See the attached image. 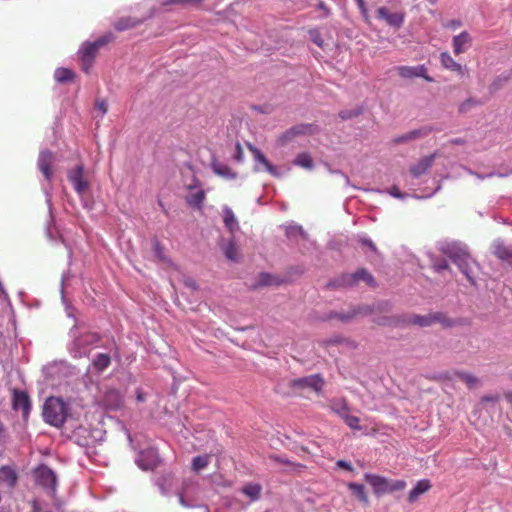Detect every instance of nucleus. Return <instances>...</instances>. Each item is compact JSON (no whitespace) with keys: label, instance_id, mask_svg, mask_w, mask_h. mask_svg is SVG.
I'll return each mask as SVG.
<instances>
[{"label":"nucleus","instance_id":"f3484780","mask_svg":"<svg viewBox=\"0 0 512 512\" xmlns=\"http://www.w3.org/2000/svg\"><path fill=\"white\" fill-rule=\"evenodd\" d=\"M222 217L225 227L232 234V237H234L235 232L239 230V222L233 210L228 206H224L222 208Z\"/></svg>","mask_w":512,"mask_h":512},{"label":"nucleus","instance_id":"79ce46f5","mask_svg":"<svg viewBox=\"0 0 512 512\" xmlns=\"http://www.w3.org/2000/svg\"><path fill=\"white\" fill-rule=\"evenodd\" d=\"M100 340V337L96 333H87L82 336L81 342L85 345L96 344Z\"/></svg>","mask_w":512,"mask_h":512},{"label":"nucleus","instance_id":"bf43d9fd","mask_svg":"<svg viewBox=\"0 0 512 512\" xmlns=\"http://www.w3.org/2000/svg\"><path fill=\"white\" fill-rule=\"evenodd\" d=\"M291 231L294 232H298L299 234H301L303 237L305 236V232L303 231L302 227L301 226H296V227H292L291 228Z\"/></svg>","mask_w":512,"mask_h":512},{"label":"nucleus","instance_id":"2eb2a0df","mask_svg":"<svg viewBox=\"0 0 512 512\" xmlns=\"http://www.w3.org/2000/svg\"><path fill=\"white\" fill-rule=\"evenodd\" d=\"M293 385L303 388L308 387L316 392H320L324 386V380L320 375L315 374L296 379L293 381Z\"/></svg>","mask_w":512,"mask_h":512},{"label":"nucleus","instance_id":"ddd939ff","mask_svg":"<svg viewBox=\"0 0 512 512\" xmlns=\"http://www.w3.org/2000/svg\"><path fill=\"white\" fill-rule=\"evenodd\" d=\"M102 404L107 410H118L123 405V397L116 389H108L102 399Z\"/></svg>","mask_w":512,"mask_h":512},{"label":"nucleus","instance_id":"2f4dec72","mask_svg":"<svg viewBox=\"0 0 512 512\" xmlns=\"http://www.w3.org/2000/svg\"><path fill=\"white\" fill-rule=\"evenodd\" d=\"M210 462V455H199L193 458L192 460V469L195 472H199L208 466Z\"/></svg>","mask_w":512,"mask_h":512},{"label":"nucleus","instance_id":"393cba45","mask_svg":"<svg viewBox=\"0 0 512 512\" xmlns=\"http://www.w3.org/2000/svg\"><path fill=\"white\" fill-rule=\"evenodd\" d=\"M111 364V357L106 353H99L95 356L92 361L93 367L98 371L102 372L109 367Z\"/></svg>","mask_w":512,"mask_h":512},{"label":"nucleus","instance_id":"6e6552de","mask_svg":"<svg viewBox=\"0 0 512 512\" xmlns=\"http://www.w3.org/2000/svg\"><path fill=\"white\" fill-rule=\"evenodd\" d=\"M317 131H318V127L314 124H311V123L297 124V125L289 128L288 130H286L284 133H282L278 138V142L281 145H285L298 136L313 135Z\"/></svg>","mask_w":512,"mask_h":512},{"label":"nucleus","instance_id":"37998d69","mask_svg":"<svg viewBox=\"0 0 512 512\" xmlns=\"http://www.w3.org/2000/svg\"><path fill=\"white\" fill-rule=\"evenodd\" d=\"M309 36L313 43H315L317 46L322 47L323 46V39L321 37V34L318 29H310L309 30Z\"/></svg>","mask_w":512,"mask_h":512},{"label":"nucleus","instance_id":"a878e982","mask_svg":"<svg viewBox=\"0 0 512 512\" xmlns=\"http://www.w3.org/2000/svg\"><path fill=\"white\" fill-rule=\"evenodd\" d=\"M494 254L500 260L512 265V248L499 244L495 247Z\"/></svg>","mask_w":512,"mask_h":512},{"label":"nucleus","instance_id":"69168bd1","mask_svg":"<svg viewBox=\"0 0 512 512\" xmlns=\"http://www.w3.org/2000/svg\"><path fill=\"white\" fill-rule=\"evenodd\" d=\"M139 466H140L141 468H143L144 470H147V469H148V467H147V466H142V464H141L140 462H139Z\"/></svg>","mask_w":512,"mask_h":512},{"label":"nucleus","instance_id":"f704fd0d","mask_svg":"<svg viewBox=\"0 0 512 512\" xmlns=\"http://www.w3.org/2000/svg\"><path fill=\"white\" fill-rule=\"evenodd\" d=\"M409 322L420 327H428L433 324V319L431 314L424 316L414 315L410 318Z\"/></svg>","mask_w":512,"mask_h":512},{"label":"nucleus","instance_id":"5fc2aeb1","mask_svg":"<svg viewBox=\"0 0 512 512\" xmlns=\"http://www.w3.org/2000/svg\"><path fill=\"white\" fill-rule=\"evenodd\" d=\"M448 28L456 29L461 26V22L458 20H451L446 25Z\"/></svg>","mask_w":512,"mask_h":512},{"label":"nucleus","instance_id":"b1692460","mask_svg":"<svg viewBox=\"0 0 512 512\" xmlns=\"http://www.w3.org/2000/svg\"><path fill=\"white\" fill-rule=\"evenodd\" d=\"M242 492L252 501L258 500L262 493V486L257 483H247L243 486Z\"/></svg>","mask_w":512,"mask_h":512},{"label":"nucleus","instance_id":"5701e85b","mask_svg":"<svg viewBox=\"0 0 512 512\" xmlns=\"http://www.w3.org/2000/svg\"><path fill=\"white\" fill-rule=\"evenodd\" d=\"M348 488L359 501H361L364 505H369V498L365 491L364 485L351 482L348 483Z\"/></svg>","mask_w":512,"mask_h":512},{"label":"nucleus","instance_id":"9b49d317","mask_svg":"<svg viewBox=\"0 0 512 512\" xmlns=\"http://www.w3.org/2000/svg\"><path fill=\"white\" fill-rule=\"evenodd\" d=\"M54 160V153L50 150L41 151L37 160L38 169L42 172L45 179L48 181H50L53 177V171L51 167Z\"/></svg>","mask_w":512,"mask_h":512},{"label":"nucleus","instance_id":"f8f14e48","mask_svg":"<svg viewBox=\"0 0 512 512\" xmlns=\"http://www.w3.org/2000/svg\"><path fill=\"white\" fill-rule=\"evenodd\" d=\"M12 406L15 410L20 409L22 411L23 417L26 418L29 415L31 409V402L28 394L24 391L14 390Z\"/></svg>","mask_w":512,"mask_h":512},{"label":"nucleus","instance_id":"774afa93","mask_svg":"<svg viewBox=\"0 0 512 512\" xmlns=\"http://www.w3.org/2000/svg\"><path fill=\"white\" fill-rule=\"evenodd\" d=\"M237 148H238V152L241 154L242 150H241V146L239 144L237 145Z\"/></svg>","mask_w":512,"mask_h":512},{"label":"nucleus","instance_id":"473e14b6","mask_svg":"<svg viewBox=\"0 0 512 512\" xmlns=\"http://www.w3.org/2000/svg\"><path fill=\"white\" fill-rule=\"evenodd\" d=\"M294 164L302 168L311 169L313 167V160L308 153L303 152L296 156Z\"/></svg>","mask_w":512,"mask_h":512},{"label":"nucleus","instance_id":"ea45409f","mask_svg":"<svg viewBox=\"0 0 512 512\" xmlns=\"http://www.w3.org/2000/svg\"><path fill=\"white\" fill-rule=\"evenodd\" d=\"M479 104V101H477L476 99H473V98H469L467 100H465L464 102H462L460 105H459V112L460 113H466L468 112L472 107H475L476 105Z\"/></svg>","mask_w":512,"mask_h":512},{"label":"nucleus","instance_id":"1a4fd4ad","mask_svg":"<svg viewBox=\"0 0 512 512\" xmlns=\"http://www.w3.org/2000/svg\"><path fill=\"white\" fill-rule=\"evenodd\" d=\"M376 17L396 29L400 28L405 20V14L403 12H391L390 9L385 6L377 9Z\"/></svg>","mask_w":512,"mask_h":512},{"label":"nucleus","instance_id":"4c0bfd02","mask_svg":"<svg viewBox=\"0 0 512 512\" xmlns=\"http://www.w3.org/2000/svg\"><path fill=\"white\" fill-rule=\"evenodd\" d=\"M203 0H166L164 5L199 6Z\"/></svg>","mask_w":512,"mask_h":512},{"label":"nucleus","instance_id":"c85d7f7f","mask_svg":"<svg viewBox=\"0 0 512 512\" xmlns=\"http://www.w3.org/2000/svg\"><path fill=\"white\" fill-rule=\"evenodd\" d=\"M75 74L72 70L68 68H58L55 70L54 78L59 83H65L68 81H72Z\"/></svg>","mask_w":512,"mask_h":512},{"label":"nucleus","instance_id":"6ab92c4d","mask_svg":"<svg viewBox=\"0 0 512 512\" xmlns=\"http://www.w3.org/2000/svg\"><path fill=\"white\" fill-rule=\"evenodd\" d=\"M349 408L346 402H341V409H335V412L339 414L344 420L345 424L354 430H360L359 418L348 414Z\"/></svg>","mask_w":512,"mask_h":512},{"label":"nucleus","instance_id":"aec40b11","mask_svg":"<svg viewBox=\"0 0 512 512\" xmlns=\"http://www.w3.org/2000/svg\"><path fill=\"white\" fill-rule=\"evenodd\" d=\"M18 480V474L10 466L0 467V483L6 484L9 488H14Z\"/></svg>","mask_w":512,"mask_h":512},{"label":"nucleus","instance_id":"423d86ee","mask_svg":"<svg viewBox=\"0 0 512 512\" xmlns=\"http://www.w3.org/2000/svg\"><path fill=\"white\" fill-rule=\"evenodd\" d=\"M67 177L79 196H83L89 190L90 182L86 178L83 164H79L70 169L67 173Z\"/></svg>","mask_w":512,"mask_h":512},{"label":"nucleus","instance_id":"cd10ccee","mask_svg":"<svg viewBox=\"0 0 512 512\" xmlns=\"http://www.w3.org/2000/svg\"><path fill=\"white\" fill-rule=\"evenodd\" d=\"M454 375L465 382L470 389L475 388L480 383L476 376L467 372L455 371Z\"/></svg>","mask_w":512,"mask_h":512},{"label":"nucleus","instance_id":"0e129e2a","mask_svg":"<svg viewBox=\"0 0 512 512\" xmlns=\"http://www.w3.org/2000/svg\"><path fill=\"white\" fill-rule=\"evenodd\" d=\"M197 186H199L198 181H196V184H195V185H189V186H188V189H189V190H191V189H193L194 187H197Z\"/></svg>","mask_w":512,"mask_h":512},{"label":"nucleus","instance_id":"052dcab7","mask_svg":"<svg viewBox=\"0 0 512 512\" xmlns=\"http://www.w3.org/2000/svg\"><path fill=\"white\" fill-rule=\"evenodd\" d=\"M504 397L507 401L512 402V392L505 393Z\"/></svg>","mask_w":512,"mask_h":512},{"label":"nucleus","instance_id":"09e8293b","mask_svg":"<svg viewBox=\"0 0 512 512\" xmlns=\"http://www.w3.org/2000/svg\"><path fill=\"white\" fill-rule=\"evenodd\" d=\"M183 284L191 290H196L198 288L196 281L190 277L184 276Z\"/></svg>","mask_w":512,"mask_h":512},{"label":"nucleus","instance_id":"4be33fe9","mask_svg":"<svg viewBox=\"0 0 512 512\" xmlns=\"http://www.w3.org/2000/svg\"><path fill=\"white\" fill-rule=\"evenodd\" d=\"M440 61L444 68L457 72L459 75H464V68L457 63L449 53L443 52L440 55Z\"/></svg>","mask_w":512,"mask_h":512},{"label":"nucleus","instance_id":"49530a36","mask_svg":"<svg viewBox=\"0 0 512 512\" xmlns=\"http://www.w3.org/2000/svg\"><path fill=\"white\" fill-rule=\"evenodd\" d=\"M500 400V395L499 394H489V395H484L481 397V403L485 404V403H496Z\"/></svg>","mask_w":512,"mask_h":512},{"label":"nucleus","instance_id":"c03bdc74","mask_svg":"<svg viewBox=\"0 0 512 512\" xmlns=\"http://www.w3.org/2000/svg\"><path fill=\"white\" fill-rule=\"evenodd\" d=\"M355 1L357 3L358 8L360 9V12H361L363 18L365 19L366 22H368L369 14H368V9H367L365 0H355Z\"/></svg>","mask_w":512,"mask_h":512},{"label":"nucleus","instance_id":"c756f323","mask_svg":"<svg viewBox=\"0 0 512 512\" xmlns=\"http://www.w3.org/2000/svg\"><path fill=\"white\" fill-rule=\"evenodd\" d=\"M205 199L204 190L200 189L195 193H191L186 197V202L193 207L200 208Z\"/></svg>","mask_w":512,"mask_h":512},{"label":"nucleus","instance_id":"e2e57ef3","mask_svg":"<svg viewBox=\"0 0 512 512\" xmlns=\"http://www.w3.org/2000/svg\"><path fill=\"white\" fill-rule=\"evenodd\" d=\"M137 400L138 401H143L144 400L143 395L141 393H138Z\"/></svg>","mask_w":512,"mask_h":512},{"label":"nucleus","instance_id":"de8ad7c7","mask_svg":"<svg viewBox=\"0 0 512 512\" xmlns=\"http://www.w3.org/2000/svg\"><path fill=\"white\" fill-rule=\"evenodd\" d=\"M433 268L437 271V272H441L443 270H448L450 269L449 267V264L446 260H442V261H439V262H435L433 264Z\"/></svg>","mask_w":512,"mask_h":512},{"label":"nucleus","instance_id":"3c124183","mask_svg":"<svg viewBox=\"0 0 512 512\" xmlns=\"http://www.w3.org/2000/svg\"><path fill=\"white\" fill-rule=\"evenodd\" d=\"M96 108L102 112V114H105L108 110V104L105 100H97L96 102Z\"/></svg>","mask_w":512,"mask_h":512},{"label":"nucleus","instance_id":"20e7f679","mask_svg":"<svg viewBox=\"0 0 512 512\" xmlns=\"http://www.w3.org/2000/svg\"><path fill=\"white\" fill-rule=\"evenodd\" d=\"M35 482L43 489L54 495L57 490V475L45 464L39 465L34 470Z\"/></svg>","mask_w":512,"mask_h":512},{"label":"nucleus","instance_id":"6e6d98bb","mask_svg":"<svg viewBox=\"0 0 512 512\" xmlns=\"http://www.w3.org/2000/svg\"><path fill=\"white\" fill-rule=\"evenodd\" d=\"M341 402H346L345 400L333 401L331 403L332 410L335 412V409H341Z\"/></svg>","mask_w":512,"mask_h":512},{"label":"nucleus","instance_id":"dca6fc26","mask_svg":"<svg viewBox=\"0 0 512 512\" xmlns=\"http://www.w3.org/2000/svg\"><path fill=\"white\" fill-rule=\"evenodd\" d=\"M472 43V38L467 31H463L459 35L453 37L452 46L453 51L456 55L467 51L468 47Z\"/></svg>","mask_w":512,"mask_h":512},{"label":"nucleus","instance_id":"f257e3e1","mask_svg":"<svg viewBox=\"0 0 512 512\" xmlns=\"http://www.w3.org/2000/svg\"><path fill=\"white\" fill-rule=\"evenodd\" d=\"M67 417V407L63 400L57 397H49L43 406V418L46 423L61 427Z\"/></svg>","mask_w":512,"mask_h":512},{"label":"nucleus","instance_id":"603ef678","mask_svg":"<svg viewBox=\"0 0 512 512\" xmlns=\"http://www.w3.org/2000/svg\"><path fill=\"white\" fill-rule=\"evenodd\" d=\"M361 242L363 245L368 246L372 251L377 252L375 244L370 239H362Z\"/></svg>","mask_w":512,"mask_h":512},{"label":"nucleus","instance_id":"412c9836","mask_svg":"<svg viewBox=\"0 0 512 512\" xmlns=\"http://www.w3.org/2000/svg\"><path fill=\"white\" fill-rule=\"evenodd\" d=\"M431 488L429 480H420L416 483L414 488L408 494V501L415 502L422 494L426 493Z\"/></svg>","mask_w":512,"mask_h":512},{"label":"nucleus","instance_id":"72a5a7b5","mask_svg":"<svg viewBox=\"0 0 512 512\" xmlns=\"http://www.w3.org/2000/svg\"><path fill=\"white\" fill-rule=\"evenodd\" d=\"M224 254L231 261L239 260V250L233 239L225 246Z\"/></svg>","mask_w":512,"mask_h":512},{"label":"nucleus","instance_id":"a18cd8bd","mask_svg":"<svg viewBox=\"0 0 512 512\" xmlns=\"http://www.w3.org/2000/svg\"><path fill=\"white\" fill-rule=\"evenodd\" d=\"M154 252H155V256L160 260V261H166V257L164 255V249L163 247L160 245V243L158 241H155L154 243Z\"/></svg>","mask_w":512,"mask_h":512},{"label":"nucleus","instance_id":"a19ab883","mask_svg":"<svg viewBox=\"0 0 512 512\" xmlns=\"http://www.w3.org/2000/svg\"><path fill=\"white\" fill-rule=\"evenodd\" d=\"M269 458L276 462V463H280V464H285V465H289L291 466L293 469H296V468H299V467H303L301 464H296V463H293L291 461H289L288 459H285L279 455H270Z\"/></svg>","mask_w":512,"mask_h":512},{"label":"nucleus","instance_id":"8fccbe9b","mask_svg":"<svg viewBox=\"0 0 512 512\" xmlns=\"http://www.w3.org/2000/svg\"><path fill=\"white\" fill-rule=\"evenodd\" d=\"M336 466L339 467V468L345 469L347 471H350V472H352L354 470L353 466L351 465V463L347 462L345 460H338L336 462Z\"/></svg>","mask_w":512,"mask_h":512},{"label":"nucleus","instance_id":"7c9ffc66","mask_svg":"<svg viewBox=\"0 0 512 512\" xmlns=\"http://www.w3.org/2000/svg\"><path fill=\"white\" fill-rule=\"evenodd\" d=\"M433 323H440L443 327H452L456 323L454 320L450 319L445 313L443 312H435L431 313Z\"/></svg>","mask_w":512,"mask_h":512},{"label":"nucleus","instance_id":"338daca9","mask_svg":"<svg viewBox=\"0 0 512 512\" xmlns=\"http://www.w3.org/2000/svg\"><path fill=\"white\" fill-rule=\"evenodd\" d=\"M319 8H320V9H323V8H324V3H323V2H321V3L319 4Z\"/></svg>","mask_w":512,"mask_h":512},{"label":"nucleus","instance_id":"c9c22d12","mask_svg":"<svg viewBox=\"0 0 512 512\" xmlns=\"http://www.w3.org/2000/svg\"><path fill=\"white\" fill-rule=\"evenodd\" d=\"M214 172L227 179H234L236 177V173L227 165H214Z\"/></svg>","mask_w":512,"mask_h":512},{"label":"nucleus","instance_id":"a211bd4d","mask_svg":"<svg viewBox=\"0 0 512 512\" xmlns=\"http://www.w3.org/2000/svg\"><path fill=\"white\" fill-rule=\"evenodd\" d=\"M248 149L252 153L256 163L262 165L266 172L270 173L271 175H276V168L268 161L265 155L258 148L249 144Z\"/></svg>","mask_w":512,"mask_h":512},{"label":"nucleus","instance_id":"680f3d73","mask_svg":"<svg viewBox=\"0 0 512 512\" xmlns=\"http://www.w3.org/2000/svg\"><path fill=\"white\" fill-rule=\"evenodd\" d=\"M32 508H33V512H40L41 511L39 505L36 502L33 503Z\"/></svg>","mask_w":512,"mask_h":512},{"label":"nucleus","instance_id":"864d4df0","mask_svg":"<svg viewBox=\"0 0 512 512\" xmlns=\"http://www.w3.org/2000/svg\"><path fill=\"white\" fill-rule=\"evenodd\" d=\"M411 140H412L411 138H408V133H406L400 137L395 138L394 143L398 144V143L408 142Z\"/></svg>","mask_w":512,"mask_h":512},{"label":"nucleus","instance_id":"13d9d810","mask_svg":"<svg viewBox=\"0 0 512 512\" xmlns=\"http://www.w3.org/2000/svg\"><path fill=\"white\" fill-rule=\"evenodd\" d=\"M390 194L393 195L394 197H401L399 189L395 186L391 188Z\"/></svg>","mask_w":512,"mask_h":512},{"label":"nucleus","instance_id":"4468645a","mask_svg":"<svg viewBox=\"0 0 512 512\" xmlns=\"http://www.w3.org/2000/svg\"><path fill=\"white\" fill-rule=\"evenodd\" d=\"M437 154L433 153L428 156H424L421 159L418 160L417 163L412 165L410 167V173L414 177H420L421 175L425 174L433 165Z\"/></svg>","mask_w":512,"mask_h":512},{"label":"nucleus","instance_id":"e433bc0d","mask_svg":"<svg viewBox=\"0 0 512 512\" xmlns=\"http://www.w3.org/2000/svg\"><path fill=\"white\" fill-rule=\"evenodd\" d=\"M432 131H433L432 127L423 126L419 129H415V130L408 132V138H411L412 140L424 138V137H427Z\"/></svg>","mask_w":512,"mask_h":512},{"label":"nucleus","instance_id":"58836bf2","mask_svg":"<svg viewBox=\"0 0 512 512\" xmlns=\"http://www.w3.org/2000/svg\"><path fill=\"white\" fill-rule=\"evenodd\" d=\"M136 22L132 21L131 19L127 18V19H120L118 20L114 27L115 29H117L118 31H123V30H127L129 28H132L134 26H136Z\"/></svg>","mask_w":512,"mask_h":512},{"label":"nucleus","instance_id":"4d7b16f0","mask_svg":"<svg viewBox=\"0 0 512 512\" xmlns=\"http://www.w3.org/2000/svg\"><path fill=\"white\" fill-rule=\"evenodd\" d=\"M450 143L453 145H463L465 143V140L462 138H456V139H452L450 141Z\"/></svg>","mask_w":512,"mask_h":512},{"label":"nucleus","instance_id":"7ed1b4c3","mask_svg":"<svg viewBox=\"0 0 512 512\" xmlns=\"http://www.w3.org/2000/svg\"><path fill=\"white\" fill-rule=\"evenodd\" d=\"M360 280L365 281L370 287L376 286L374 277L364 268L359 269L352 274H343L339 278L330 282L329 285L333 287H348L355 285Z\"/></svg>","mask_w":512,"mask_h":512},{"label":"nucleus","instance_id":"0eeeda50","mask_svg":"<svg viewBox=\"0 0 512 512\" xmlns=\"http://www.w3.org/2000/svg\"><path fill=\"white\" fill-rule=\"evenodd\" d=\"M449 258L459 268V270L465 275L467 280L474 285L475 280L473 277L472 265L474 264L471 256L464 251H455L449 253Z\"/></svg>","mask_w":512,"mask_h":512},{"label":"nucleus","instance_id":"39448f33","mask_svg":"<svg viewBox=\"0 0 512 512\" xmlns=\"http://www.w3.org/2000/svg\"><path fill=\"white\" fill-rule=\"evenodd\" d=\"M109 42L108 37H101L92 43H88L84 46L81 51V68L85 73H89L94 59L98 53L100 47L106 45Z\"/></svg>","mask_w":512,"mask_h":512},{"label":"nucleus","instance_id":"f03ea898","mask_svg":"<svg viewBox=\"0 0 512 512\" xmlns=\"http://www.w3.org/2000/svg\"><path fill=\"white\" fill-rule=\"evenodd\" d=\"M365 481L371 485L375 495L380 496L395 491H401L406 488V482L404 480H392L386 477L366 473L364 475Z\"/></svg>","mask_w":512,"mask_h":512},{"label":"nucleus","instance_id":"bb28decb","mask_svg":"<svg viewBox=\"0 0 512 512\" xmlns=\"http://www.w3.org/2000/svg\"><path fill=\"white\" fill-rule=\"evenodd\" d=\"M281 280L276 277L275 275L269 274V273H261L259 275V279L257 284L254 285V287H260V286H272V285H280Z\"/></svg>","mask_w":512,"mask_h":512},{"label":"nucleus","instance_id":"9d476101","mask_svg":"<svg viewBox=\"0 0 512 512\" xmlns=\"http://www.w3.org/2000/svg\"><path fill=\"white\" fill-rule=\"evenodd\" d=\"M400 77L411 79L414 77H422L427 82H433V78L427 74V68L424 65L418 66H399L396 68Z\"/></svg>","mask_w":512,"mask_h":512}]
</instances>
